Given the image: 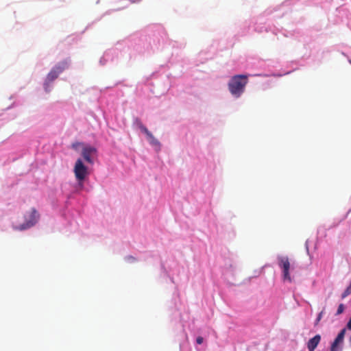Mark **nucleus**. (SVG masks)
I'll use <instances>...</instances> for the list:
<instances>
[{
    "mask_svg": "<svg viewBox=\"0 0 351 351\" xmlns=\"http://www.w3.org/2000/svg\"><path fill=\"white\" fill-rule=\"evenodd\" d=\"M247 82V75H234L228 82V90L234 97L238 98L244 93Z\"/></svg>",
    "mask_w": 351,
    "mask_h": 351,
    "instance_id": "obj_1",
    "label": "nucleus"
},
{
    "mask_svg": "<svg viewBox=\"0 0 351 351\" xmlns=\"http://www.w3.org/2000/svg\"><path fill=\"white\" fill-rule=\"evenodd\" d=\"M40 215L32 208L29 213L25 215V222L19 226L14 227L15 230H24L34 226L38 221Z\"/></svg>",
    "mask_w": 351,
    "mask_h": 351,
    "instance_id": "obj_2",
    "label": "nucleus"
},
{
    "mask_svg": "<svg viewBox=\"0 0 351 351\" xmlns=\"http://www.w3.org/2000/svg\"><path fill=\"white\" fill-rule=\"evenodd\" d=\"M73 171L76 180L80 185H82V182L88 176V172L87 167L84 165L82 159L79 158L77 160L74 166Z\"/></svg>",
    "mask_w": 351,
    "mask_h": 351,
    "instance_id": "obj_3",
    "label": "nucleus"
},
{
    "mask_svg": "<svg viewBox=\"0 0 351 351\" xmlns=\"http://www.w3.org/2000/svg\"><path fill=\"white\" fill-rule=\"evenodd\" d=\"M278 266L282 270V279L284 281H288L289 282H292V279L291 278L289 270H290V262L289 258L287 256H278Z\"/></svg>",
    "mask_w": 351,
    "mask_h": 351,
    "instance_id": "obj_4",
    "label": "nucleus"
},
{
    "mask_svg": "<svg viewBox=\"0 0 351 351\" xmlns=\"http://www.w3.org/2000/svg\"><path fill=\"white\" fill-rule=\"evenodd\" d=\"M138 125L141 132L146 134L149 143L154 146L160 148V142L154 136V135L147 130V128L145 125H143L142 123L140 121L138 122Z\"/></svg>",
    "mask_w": 351,
    "mask_h": 351,
    "instance_id": "obj_5",
    "label": "nucleus"
},
{
    "mask_svg": "<svg viewBox=\"0 0 351 351\" xmlns=\"http://www.w3.org/2000/svg\"><path fill=\"white\" fill-rule=\"evenodd\" d=\"M96 152L97 150L94 147L86 145L82 148V155L87 162L92 164L93 163L92 156L96 154Z\"/></svg>",
    "mask_w": 351,
    "mask_h": 351,
    "instance_id": "obj_6",
    "label": "nucleus"
},
{
    "mask_svg": "<svg viewBox=\"0 0 351 351\" xmlns=\"http://www.w3.org/2000/svg\"><path fill=\"white\" fill-rule=\"evenodd\" d=\"M346 328L342 329L340 332L338 334L330 346V351H339V349L338 348V346L340 344H342L344 340V337L346 335Z\"/></svg>",
    "mask_w": 351,
    "mask_h": 351,
    "instance_id": "obj_7",
    "label": "nucleus"
},
{
    "mask_svg": "<svg viewBox=\"0 0 351 351\" xmlns=\"http://www.w3.org/2000/svg\"><path fill=\"white\" fill-rule=\"evenodd\" d=\"M321 341V336L316 335L310 339L307 342V348L308 351H314Z\"/></svg>",
    "mask_w": 351,
    "mask_h": 351,
    "instance_id": "obj_8",
    "label": "nucleus"
},
{
    "mask_svg": "<svg viewBox=\"0 0 351 351\" xmlns=\"http://www.w3.org/2000/svg\"><path fill=\"white\" fill-rule=\"evenodd\" d=\"M68 67H69V62L67 60H63V61L59 62L58 64H57L56 66H54L51 69V70H55L56 73H57L58 75H60Z\"/></svg>",
    "mask_w": 351,
    "mask_h": 351,
    "instance_id": "obj_9",
    "label": "nucleus"
},
{
    "mask_svg": "<svg viewBox=\"0 0 351 351\" xmlns=\"http://www.w3.org/2000/svg\"><path fill=\"white\" fill-rule=\"evenodd\" d=\"M68 67H69V62L67 60H63V61L59 62L58 64H57L56 66H54L51 69V70H55L56 73H57L58 75H60Z\"/></svg>",
    "mask_w": 351,
    "mask_h": 351,
    "instance_id": "obj_10",
    "label": "nucleus"
},
{
    "mask_svg": "<svg viewBox=\"0 0 351 351\" xmlns=\"http://www.w3.org/2000/svg\"><path fill=\"white\" fill-rule=\"evenodd\" d=\"M59 76V75H58L57 73H56L55 70H51L50 72L48 73L47 76V78H46V81H45V89L47 91V86L53 81L55 80L56 78H58V77Z\"/></svg>",
    "mask_w": 351,
    "mask_h": 351,
    "instance_id": "obj_11",
    "label": "nucleus"
},
{
    "mask_svg": "<svg viewBox=\"0 0 351 351\" xmlns=\"http://www.w3.org/2000/svg\"><path fill=\"white\" fill-rule=\"evenodd\" d=\"M351 294V281L349 285V286L346 288V289L344 291V292L341 295V298L344 299L347 296Z\"/></svg>",
    "mask_w": 351,
    "mask_h": 351,
    "instance_id": "obj_12",
    "label": "nucleus"
},
{
    "mask_svg": "<svg viewBox=\"0 0 351 351\" xmlns=\"http://www.w3.org/2000/svg\"><path fill=\"white\" fill-rule=\"evenodd\" d=\"M344 305L343 304H340L338 306V308H337V313H336V315H339L340 314H341L343 311H344Z\"/></svg>",
    "mask_w": 351,
    "mask_h": 351,
    "instance_id": "obj_13",
    "label": "nucleus"
},
{
    "mask_svg": "<svg viewBox=\"0 0 351 351\" xmlns=\"http://www.w3.org/2000/svg\"><path fill=\"white\" fill-rule=\"evenodd\" d=\"M323 313H324V312H323V311H321V312L318 314L317 317V319H316V320H315V326L318 325L319 322H320V320H321V319H322V318Z\"/></svg>",
    "mask_w": 351,
    "mask_h": 351,
    "instance_id": "obj_14",
    "label": "nucleus"
},
{
    "mask_svg": "<svg viewBox=\"0 0 351 351\" xmlns=\"http://www.w3.org/2000/svg\"><path fill=\"white\" fill-rule=\"evenodd\" d=\"M204 339L202 337H197L196 339V342L197 344H202L203 343Z\"/></svg>",
    "mask_w": 351,
    "mask_h": 351,
    "instance_id": "obj_15",
    "label": "nucleus"
},
{
    "mask_svg": "<svg viewBox=\"0 0 351 351\" xmlns=\"http://www.w3.org/2000/svg\"><path fill=\"white\" fill-rule=\"evenodd\" d=\"M83 144L81 143H75L72 145L73 148L77 149L78 146L82 145Z\"/></svg>",
    "mask_w": 351,
    "mask_h": 351,
    "instance_id": "obj_16",
    "label": "nucleus"
},
{
    "mask_svg": "<svg viewBox=\"0 0 351 351\" xmlns=\"http://www.w3.org/2000/svg\"><path fill=\"white\" fill-rule=\"evenodd\" d=\"M347 328L351 330V318L350 319V320L348 321V324H347Z\"/></svg>",
    "mask_w": 351,
    "mask_h": 351,
    "instance_id": "obj_17",
    "label": "nucleus"
},
{
    "mask_svg": "<svg viewBox=\"0 0 351 351\" xmlns=\"http://www.w3.org/2000/svg\"><path fill=\"white\" fill-rule=\"evenodd\" d=\"M350 62H351V61H350Z\"/></svg>",
    "mask_w": 351,
    "mask_h": 351,
    "instance_id": "obj_18",
    "label": "nucleus"
}]
</instances>
